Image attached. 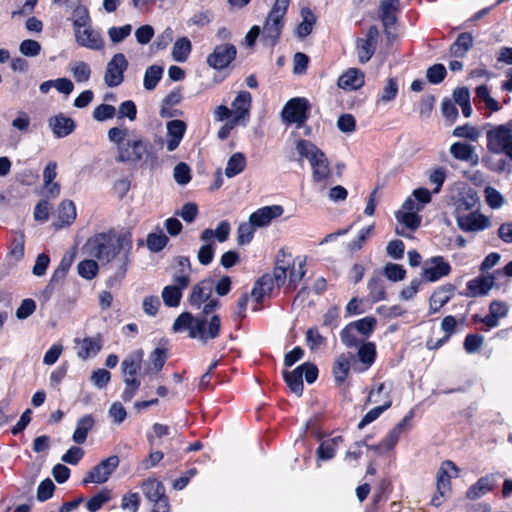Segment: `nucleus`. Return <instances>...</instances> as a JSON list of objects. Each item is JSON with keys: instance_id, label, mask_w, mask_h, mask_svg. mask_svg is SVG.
I'll use <instances>...</instances> for the list:
<instances>
[{"instance_id": "79ce46f5", "label": "nucleus", "mask_w": 512, "mask_h": 512, "mask_svg": "<svg viewBox=\"0 0 512 512\" xmlns=\"http://www.w3.org/2000/svg\"><path fill=\"white\" fill-rule=\"evenodd\" d=\"M284 380L289 387L290 391L296 396L300 397L303 392V379L300 369L296 367L293 371H283Z\"/></svg>"}, {"instance_id": "dca6fc26", "label": "nucleus", "mask_w": 512, "mask_h": 512, "mask_svg": "<svg viewBox=\"0 0 512 512\" xmlns=\"http://www.w3.org/2000/svg\"><path fill=\"white\" fill-rule=\"evenodd\" d=\"M48 127L56 138H65L74 132L76 123L72 118L59 113L48 119Z\"/></svg>"}, {"instance_id": "9d476101", "label": "nucleus", "mask_w": 512, "mask_h": 512, "mask_svg": "<svg viewBox=\"0 0 512 512\" xmlns=\"http://www.w3.org/2000/svg\"><path fill=\"white\" fill-rule=\"evenodd\" d=\"M119 462V458L116 455L110 456L107 459L101 461L87 473L82 481L83 484L105 483L111 474L117 469Z\"/></svg>"}, {"instance_id": "4d7b16f0", "label": "nucleus", "mask_w": 512, "mask_h": 512, "mask_svg": "<svg viewBox=\"0 0 512 512\" xmlns=\"http://www.w3.org/2000/svg\"><path fill=\"white\" fill-rule=\"evenodd\" d=\"M215 254V246L214 242H204V244L200 247L197 253V259L202 265H209Z\"/></svg>"}, {"instance_id": "f3484780", "label": "nucleus", "mask_w": 512, "mask_h": 512, "mask_svg": "<svg viewBox=\"0 0 512 512\" xmlns=\"http://www.w3.org/2000/svg\"><path fill=\"white\" fill-rule=\"evenodd\" d=\"M284 209L280 205L262 207L249 216V220L257 228L268 226L272 220L280 217Z\"/></svg>"}, {"instance_id": "bf43d9fd", "label": "nucleus", "mask_w": 512, "mask_h": 512, "mask_svg": "<svg viewBox=\"0 0 512 512\" xmlns=\"http://www.w3.org/2000/svg\"><path fill=\"white\" fill-rule=\"evenodd\" d=\"M356 48L358 50L359 62L364 64L371 59L375 52L376 46L370 43H366L360 38L356 41Z\"/></svg>"}, {"instance_id": "603ef678", "label": "nucleus", "mask_w": 512, "mask_h": 512, "mask_svg": "<svg viewBox=\"0 0 512 512\" xmlns=\"http://www.w3.org/2000/svg\"><path fill=\"white\" fill-rule=\"evenodd\" d=\"M256 228L257 227L254 226L250 220H248V222L241 223L237 229V243L239 245H246L250 243L254 237Z\"/></svg>"}, {"instance_id": "72a5a7b5", "label": "nucleus", "mask_w": 512, "mask_h": 512, "mask_svg": "<svg viewBox=\"0 0 512 512\" xmlns=\"http://www.w3.org/2000/svg\"><path fill=\"white\" fill-rule=\"evenodd\" d=\"M273 287L270 274H264L255 282L251 290V297L256 303H260L266 295L272 292Z\"/></svg>"}, {"instance_id": "412c9836", "label": "nucleus", "mask_w": 512, "mask_h": 512, "mask_svg": "<svg viewBox=\"0 0 512 512\" xmlns=\"http://www.w3.org/2000/svg\"><path fill=\"white\" fill-rule=\"evenodd\" d=\"M213 290V281L211 279H204L195 284L189 296L190 305L199 309L203 303L209 300Z\"/></svg>"}, {"instance_id": "4be33fe9", "label": "nucleus", "mask_w": 512, "mask_h": 512, "mask_svg": "<svg viewBox=\"0 0 512 512\" xmlns=\"http://www.w3.org/2000/svg\"><path fill=\"white\" fill-rule=\"evenodd\" d=\"M495 273L487 276H480L475 279L470 280L467 283L468 296L470 297H478L485 296L489 293V291L493 288L495 284Z\"/></svg>"}, {"instance_id": "c756f323", "label": "nucleus", "mask_w": 512, "mask_h": 512, "mask_svg": "<svg viewBox=\"0 0 512 512\" xmlns=\"http://www.w3.org/2000/svg\"><path fill=\"white\" fill-rule=\"evenodd\" d=\"M494 483L495 477L492 474L481 477L467 490L466 497L470 500L478 499L492 490Z\"/></svg>"}, {"instance_id": "b1692460", "label": "nucleus", "mask_w": 512, "mask_h": 512, "mask_svg": "<svg viewBox=\"0 0 512 512\" xmlns=\"http://www.w3.org/2000/svg\"><path fill=\"white\" fill-rule=\"evenodd\" d=\"M337 85L344 90H357L364 85V74L358 68H349L338 78Z\"/></svg>"}, {"instance_id": "3c124183", "label": "nucleus", "mask_w": 512, "mask_h": 512, "mask_svg": "<svg viewBox=\"0 0 512 512\" xmlns=\"http://www.w3.org/2000/svg\"><path fill=\"white\" fill-rule=\"evenodd\" d=\"M358 358L360 362L370 367L376 358V346L372 342L363 343L358 349Z\"/></svg>"}, {"instance_id": "ea45409f", "label": "nucleus", "mask_w": 512, "mask_h": 512, "mask_svg": "<svg viewBox=\"0 0 512 512\" xmlns=\"http://www.w3.org/2000/svg\"><path fill=\"white\" fill-rule=\"evenodd\" d=\"M352 357V355L348 357L345 354H341L336 358L333 366V374L338 385H341L347 378L350 370V358Z\"/></svg>"}, {"instance_id": "cd10ccee", "label": "nucleus", "mask_w": 512, "mask_h": 512, "mask_svg": "<svg viewBox=\"0 0 512 512\" xmlns=\"http://www.w3.org/2000/svg\"><path fill=\"white\" fill-rule=\"evenodd\" d=\"M509 307L503 301H492L489 306V313L484 317L485 326L488 329L495 328L499 325V320L505 318L508 314Z\"/></svg>"}, {"instance_id": "13d9d810", "label": "nucleus", "mask_w": 512, "mask_h": 512, "mask_svg": "<svg viewBox=\"0 0 512 512\" xmlns=\"http://www.w3.org/2000/svg\"><path fill=\"white\" fill-rule=\"evenodd\" d=\"M116 111L118 119L127 118L129 121H134L137 117V107L132 100L122 102Z\"/></svg>"}, {"instance_id": "20e7f679", "label": "nucleus", "mask_w": 512, "mask_h": 512, "mask_svg": "<svg viewBox=\"0 0 512 512\" xmlns=\"http://www.w3.org/2000/svg\"><path fill=\"white\" fill-rule=\"evenodd\" d=\"M289 3L290 0H275L271 7L262 30L261 40L266 46L273 47L278 42L284 27Z\"/></svg>"}, {"instance_id": "a878e982", "label": "nucleus", "mask_w": 512, "mask_h": 512, "mask_svg": "<svg viewBox=\"0 0 512 512\" xmlns=\"http://www.w3.org/2000/svg\"><path fill=\"white\" fill-rule=\"evenodd\" d=\"M450 153L455 159L470 162L472 166L479 163V156L475 153L474 147L467 143H453L450 146Z\"/></svg>"}, {"instance_id": "ddd939ff", "label": "nucleus", "mask_w": 512, "mask_h": 512, "mask_svg": "<svg viewBox=\"0 0 512 512\" xmlns=\"http://www.w3.org/2000/svg\"><path fill=\"white\" fill-rule=\"evenodd\" d=\"M237 50L233 44L217 45L213 52L208 55L207 63L210 67L221 70L226 68L236 57Z\"/></svg>"}, {"instance_id": "864d4df0", "label": "nucleus", "mask_w": 512, "mask_h": 512, "mask_svg": "<svg viewBox=\"0 0 512 512\" xmlns=\"http://www.w3.org/2000/svg\"><path fill=\"white\" fill-rule=\"evenodd\" d=\"M59 218L63 224H71L76 218V208L71 200H63L59 205Z\"/></svg>"}, {"instance_id": "a19ab883", "label": "nucleus", "mask_w": 512, "mask_h": 512, "mask_svg": "<svg viewBox=\"0 0 512 512\" xmlns=\"http://www.w3.org/2000/svg\"><path fill=\"white\" fill-rule=\"evenodd\" d=\"M369 298L372 302H378L386 298L384 281L379 275L371 277L368 281Z\"/></svg>"}, {"instance_id": "e433bc0d", "label": "nucleus", "mask_w": 512, "mask_h": 512, "mask_svg": "<svg viewBox=\"0 0 512 512\" xmlns=\"http://www.w3.org/2000/svg\"><path fill=\"white\" fill-rule=\"evenodd\" d=\"M392 388H389L388 391L385 392V401L382 405L377 406L373 409H371L369 412L365 414V416L361 419V421L358 424L359 429H363L366 425L370 424L371 422L375 421L384 411L389 409L392 405V399L390 397V392Z\"/></svg>"}, {"instance_id": "423d86ee", "label": "nucleus", "mask_w": 512, "mask_h": 512, "mask_svg": "<svg viewBox=\"0 0 512 512\" xmlns=\"http://www.w3.org/2000/svg\"><path fill=\"white\" fill-rule=\"evenodd\" d=\"M487 149L495 155H504L512 162V134L506 126L497 125L487 131Z\"/></svg>"}, {"instance_id": "f03ea898", "label": "nucleus", "mask_w": 512, "mask_h": 512, "mask_svg": "<svg viewBox=\"0 0 512 512\" xmlns=\"http://www.w3.org/2000/svg\"><path fill=\"white\" fill-rule=\"evenodd\" d=\"M107 136L110 142L116 145V161L136 164L148 154L151 144L140 136L130 138V131L125 127H112Z\"/></svg>"}, {"instance_id": "0e129e2a", "label": "nucleus", "mask_w": 512, "mask_h": 512, "mask_svg": "<svg viewBox=\"0 0 512 512\" xmlns=\"http://www.w3.org/2000/svg\"><path fill=\"white\" fill-rule=\"evenodd\" d=\"M306 344L311 351H316L325 344V338L319 333L317 328H310L306 332Z\"/></svg>"}, {"instance_id": "9b49d317", "label": "nucleus", "mask_w": 512, "mask_h": 512, "mask_svg": "<svg viewBox=\"0 0 512 512\" xmlns=\"http://www.w3.org/2000/svg\"><path fill=\"white\" fill-rule=\"evenodd\" d=\"M450 273L451 265L442 256H434L424 262L421 280L436 282Z\"/></svg>"}, {"instance_id": "5701e85b", "label": "nucleus", "mask_w": 512, "mask_h": 512, "mask_svg": "<svg viewBox=\"0 0 512 512\" xmlns=\"http://www.w3.org/2000/svg\"><path fill=\"white\" fill-rule=\"evenodd\" d=\"M74 342L77 356L82 360L95 357L102 348L100 339L94 337H86L82 340L75 339Z\"/></svg>"}, {"instance_id": "338daca9", "label": "nucleus", "mask_w": 512, "mask_h": 512, "mask_svg": "<svg viewBox=\"0 0 512 512\" xmlns=\"http://www.w3.org/2000/svg\"><path fill=\"white\" fill-rule=\"evenodd\" d=\"M19 51L26 57H35L41 51V45L38 41L26 39L20 43Z\"/></svg>"}, {"instance_id": "2eb2a0df", "label": "nucleus", "mask_w": 512, "mask_h": 512, "mask_svg": "<svg viewBox=\"0 0 512 512\" xmlns=\"http://www.w3.org/2000/svg\"><path fill=\"white\" fill-rule=\"evenodd\" d=\"M251 102V94L248 91H240L231 104L232 108L230 110L233 116L231 119L242 126H246L250 116Z\"/></svg>"}, {"instance_id": "f257e3e1", "label": "nucleus", "mask_w": 512, "mask_h": 512, "mask_svg": "<svg viewBox=\"0 0 512 512\" xmlns=\"http://www.w3.org/2000/svg\"><path fill=\"white\" fill-rule=\"evenodd\" d=\"M132 248L130 233L103 232L89 238L83 250L102 264L113 262L115 278L123 279L131 262Z\"/></svg>"}, {"instance_id": "052dcab7", "label": "nucleus", "mask_w": 512, "mask_h": 512, "mask_svg": "<svg viewBox=\"0 0 512 512\" xmlns=\"http://www.w3.org/2000/svg\"><path fill=\"white\" fill-rule=\"evenodd\" d=\"M396 218L402 222L407 228L415 230L420 226L421 219L415 212H402L396 213Z\"/></svg>"}, {"instance_id": "49530a36", "label": "nucleus", "mask_w": 512, "mask_h": 512, "mask_svg": "<svg viewBox=\"0 0 512 512\" xmlns=\"http://www.w3.org/2000/svg\"><path fill=\"white\" fill-rule=\"evenodd\" d=\"M168 241L169 239L164 232L159 230L158 232L149 233L147 235L146 246L151 252L157 253L165 248Z\"/></svg>"}, {"instance_id": "09e8293b", "label": "nucleus", "mask_w": 512, "mask_h": 512, "mask_svg": "<svg viewBox=\"0 0 512 512\" xmlns=\"http://www.w3.org/2000/svg\"><path fill=\"white\" fill-rule=\"evenodd\" d=\"M71 73L78 83L87 82L91 76V68L84 61H76L71 64Z\"/></svg>"}, {"instance_id": "6e6d98bb", "label": "nucleus", "mask_w": 512, "mask_h": 512, "mask_svg": "<svg viewBox=\"0 0 512 512\" xmlns=\"http://www.w3.org/2000/svg\"><path fill=\"white\" fill-rule=\"evenodd\" d=\"M373 230H374L373 225H370L366 228L361 229L357 238L350 241L347 244L348 250H350L351 252L360 250L363 247V245L365 244V242L367 241V239L370 237V235L373 233Z\"/></svg>"}, {"instance_id": "0eeeda50", "label": "nucleus", "mask_w": 512, "mask_h": 512, "mask_svg": "<svg viewBox=\"0 0 512 512\" xmlns=\"http://www.w3.org/2000/svg\"><path fill=\"white\" fill-rule=\"evenodd\" d=\"M165 486L156 479H146L142 483V492L153 503L152 512H169L168 497L165 494Z\"/></svg>"}, {"instance_id": "de8ad7c7", "label": "nucleus", "mask_w": 512, "mask_h": 512, "mask_svg": "<svg viewBox=\"0 0 512 512\" xmlns=\"http://www.w3.org/2000/svg\"><path fill=\"white\" fill-rule=\"evenodd\" d=\"M77 271L82 278L91 280L97 276L99 265L94 259H85L77 265Z\"/></svg>"}, {"instance_id": "7c9ffc66", "label": "nucleus", "mask_w": 512, "mask_h": 512, "mask_svg": "<svg viewBox=\"0 0 512 512\" xmlns=\"http://www.w3.org/2000/svg\"><path fill=\"white\" fill-rule=\"evenodd\" d=\"M231 226L226 220L221 221L215 230L205 229L200 234V240L203 242H213V238H216L218 242L223 243L229 238Z\"/></svg>"}, {"instance_id": "bb28decb", "label": "nucleus", "mask_w": 512, "mask_h": 512, "mask_svg": "<svg viewBox=\"0 0 512 512\" xmlns=\"http://www.w3.org/2000/svg\"><path fill=\"white\" fill-rule=\"evenodd\" d=\"M455 287L452 284H446L439 287L430 296V313L434 314L447 304L452 297Z\"/></svg>"}, {"instance_id": "a18cd8bd", "label": "nucleus", "mask_w": 512, "mask_h": 512, "mask_svg": "<svg viewBox=\"0 0 512 512\" xmlns=\"http://www.w3.org/2000/svg\"><path fill=\"white\" fill-rule=\"evenodd\" d=\"M306 274L305 270V259H297V266L295 262L293 263L290 273H289V281L287 288L289 290H294L300 283V281L304 278Z\"/></svg>"}, {"instance_id": "680f3d73", "label": "nucleus", "mask_w": 512, "mask_h": 512, "mask_svg": "<svg viewBox=\"0 0 512 512\" xmlns=\"http://www.w3.org/2000/svg\"><path fill=\"white\" fill-rule=\"evenodd\" d=\"M355 331L354 327L349 323L340 332V340L347 348H354L359 345Z\"/></svg>"}, {"instance_id": "4c0bfd02", "label": "nucleus", "mask_w": 512, "mask_h": 512, "mask_svg": "<svg viewBox=\"0 0 512 512\" xmlns=\"http://www.w3.org/2000/svg\"><path fill=\"white\" fill-rule=\"evenodd\" d=\"M94 426V418L92 415H85L81 417L76 424V429L73 433L72 439L77 444H83L87 439V434Z\"/></svg>"}, {"instance_id": "5fc2aeb1", "label": "nucleus", "mask_w": 512, "mask_h": 512, "mask_svg": "<svg viewBox=\"0 0 512 512\" xmlns=\"http://www.w3.org/2000/svg\"><path fill=\"white\" fill-rule=\"evenodd\" d=\"M447 74L443 64H434L426 70V78L431 84L441 83Z\"/></svg>"}, {"instance_id": "6e6552de", "label": "nucleus", "mask_w": 512, "mask_h": 512, "mask_svg": "<svg viewBox=\"0 0 512 512\" xmlns=\"http://www.w3.org/2000/svg\"><path fill=\"white\" fill-rule=\"evenodd\" d=\"M310 105L306 98L290 99L282 110V118L287 123H295L297 127L304 125L309 117Z\"/></svg>"}, {"instance_id": "69168bd1", "label": "nucleus", "mask_w": 512, "mask_h": 512, "mask_svg": "<svg viewBox=\"0 0 512 512\" xmlns=\"http://www.w3.org/2000/svg\"><path fill=\"white\" fill-rule=\"evenodd\" d=\"M405 274L406 271L402 265L388 263L384 267V275L391 281H401L404 279Z\"/></svg>"}, {"instance_id": "f8f14e48", "label": "nucleus", "mask_w": 512, "mask_h": 512, "mask_svg": "<svg viewBox=\"0 0 512 512\" xmlns=\"http://www.w3.org/2000/svg\"><path fill=\"white\" fill-rule=\"evenodd\" d=\"M172 285L163 288L161 297L167 307H178L182 298V291L190 284V276L174 275Z\"/></svg>"}, {"instance_id": "4468645a", "label": "nucleus", "mask_w": 512, "mask_h": 512, "mask_svg": "<svg viewBox=\"0 0 512 512\" xmlns=\"http://www.w3.org/2000/svg\"><path fill=\"white\" fill-rule=\"evenodd\" d=\"M455 220L457 226L464 232H479L491 226L490 219L478 212L456 215Z\"/></svg>"}, {"instance_id": "c85d7f7f", "label": "nucleus", "mask_w": 512, "mask_h": 512, "mask_svg": "<svg viewBox=\"0 0 512 512\" xmlns=\"http://www.w3.org/2000/svg\"><path fill=\"white\" fill-rule=\"evenodd\" d=\"M474 39L471 33L463 32L459 34L450 46V55L456 58H463L467 52L473 47Z\"/></svg>"}, {"instance_id": "c03bdc74", "label": "nucleus", "mask_w": 512, "mask_h": 512, "mask_svg": "<svg viewBox=\"0 0 512 512\" xmlns=\"http://www.w3.org/2000/svg\"><path fill=\"white\" fill-rule=\"evenodd\" d=\"M192 49L190 40L187 37L178 39L172 48V57L177 62H184Z\"/></svg>"}, {"instance_id": "774afa93", "label": "nucleus", "mask_w": 512, "mask_h": 512, "mask_svg": "<svg viewBox=\"0 0 512 512\" xmlns=\"http://www.w3.org/2000/svg\"><path fill=\"white\" fill-rule=\"evenodd\" d=\"M116 114V108L109 104H100L93 111V118L97 121L112 119Z\"/></svg>"}, {"instance_id": "393cba45", "label": "nucleus", "mask_w": 512, "mask_h": 512, "mask_svg": "<svg viewBox=\"0 0 512 512\" xmlns=\"http://www.w3.org/2000/svg\"><path fill=\"white\" fill-rule=\"evenodd\" d=\"M168 141L166 148L169 152L174 151L180 144L186 131V124L182 120H171L166 124Z\"/></svg>"}, {"instance_id": "39448f33", "label": "nucleus", "mask_w": 512, "mask_h": 512, "mask_svg": "<svg viewBox=\"0 0 512 512\" xmlns=\"http://www.w3.org/2000/svg\"><path fill=\"white\" fill-rule=\"evenodd\" d=\"M295 148L299 155L298 161H302V159L309 161L315 182H322L330 176L331 171L325 154L312 142L302 139L298 140Z\"/></svg>"}, {"instance_id": "a211bd4d", "label": "nucleus", "mask_w": 512, "mask_h": 512, "mask_svg": "<svg viewBox=\"0 0 512 512\" xmlns=\"http://www.w3.org/2000/svg\"><path fill=\"white\" fill-rule=\"evenodd\" d=\"M144 352L142 349H137L130 353L121 363V372L123 381L138 380L136 375L141 369Z\"/></svg>"}, {"instance_id": "37998d69", "label": "nucleus", "mask_w": 512, "mask_h": 512, "mask_svg": "<svg viewBox=\"0 0 512 512\" xmlns=\"http://www.w3.org/2000/svg\"><path fill=\"white\" fill-rule=\"evenodd\" d=\"M163 68L158 65L149 66L144 74L143 86L146 90L151 91L156 88L162 78Z\"/></svg>"}, {"instance_id": "6ab92c4d", "label": "nucleus", "mask_w": 512, "mask_h": 512, "mask_svg": "<svg viewBox=\"0 0 512 512\" xmlns=\"http://www.w3.org/2000/svg\"><path fill=\"white\" fill-rule=\"evenodd\" d=\"M76 42L85 48L90 50L99 51L104 47V41L101 35L94 31L91 26L83 29H77L75 32Z\"/></svg>"}, {"instance_id": "58836bf2", "label": "nucleus", "mask_w": 512, "mask_h": 512, "mask_svg": "<svg viewBox=\"0 0 512 512\" xmlns=\"http://www.w3.org/2000/svg\"><path fill=\"white\" fill-rule=\"evenodd\" d=\"M301 17L302 22L297 26L296 34L298 38L303 39L312 32L313 25L316 22V17L308 7L301 9Z\"/></svg>"}, {"instance_id": "7ed1b4c3", "label": "nucleus", "mask_w": 512, "mask_h": 512, "mask_svg": "<svg viewBox=\"0 0 512 512\" xmlns=\"http://www.w3.org/2000/svg\"><path fill=\"white\" fill-rule=\"evenodd\" d=\"M172 329L174 332L188 330L190 338L198 339L205 344L208 340L220 335L221 319L218 315H212L209 320V331L204 333L203 322L198 319V316L194 317L189 312H183L175 319Z\"/></svg>"}, {"instance_id": "e2e57ef3", "label": "nucleus", "mask_w": 512, "mask_h": 512, "mask_svg": "<svg viewBox=\"0 0 512 512\" xmlns=\"http://www.w3.org/2000/svg\"><path fill=\"white\" fill-rule=\"evenodd\" d=\"M132 32V26L130 24H126L121 27H111L108 30V36L110 40L118 44L122 42L125 38H127Z\"/></svg>"}, {"instance_id": "c9c22d12", "label": "nucleus", "mask_w": 512, "mask_h": 512, "mask_svg": "<svg viewBox=\"0 0 512 512\" xmlns=\"http://www.w3.org/2000/svg\"><path fill=\"white\" fill-rule=\"evenodd\" d=\"M247 160L243 153L235 152L232 154L226 164L225 176L233 178L243 172L246 168Z\"/></svg>"}, {"instance_id": "f704fd0d", "label": "nucleus", "mask_w": 512, "mask_h": 512, "mask_svg": "<svg viewBox=\"0 0 512 512\" xmlns=\"http://www.w3.org/2000/svg\"><path fill=\"white\" fill-rule=\"evenodd\" d=\"M74 256L72 254L66 253L58 267L53 272L50 280H49V290L52 288H55L60 282H62L69 271L72 263H73Z\"/></svg>"}, {"instance_id": "2f4dec72", "label": "nucleus", "mask_w": 512, "mask_h": 512, "mask_svg": "<svg viewBox=\"0 0 512 512\" xmlns=\"http://www.w3.org/2000/svg\"><path fill=\"white\" fill-rule=\"evenodd\" d=\"M479 197L475 191H468L456 203L454 216L459 214H467L477 212Z\"/></svg>"}, {"instance_id": "8fccbe9b", "label": "nucleus", "mask_w": 512, "mask_h": 512, "mask_svg": "<svg viewBox=\"0 0 512 512\" xmlns=\"http://www.w3.org/2000/svg\"><path fill=\"white\" fill-rule=\"evenodd\" d=\"M354 329L361 335L368 337L377 325V319L373 316H367L357 321L351 322Z\"/></svg>"}, {"instance_id": "1a4fd4ad", "label": "nucleus", "mask_w": 512, "mask_h": 512, "mask_svg": "<svg viewBox=\"0 0 512 512\" xmlns=\"http://www.w3.org/2000/svg\"><path fill=\"white\" fill-rule=\"evenodd\" d=\"M128 61L123 53H116L106 65L104 82L110 88L120 86L124 81V72L128 68Z\"/></svg>"}, {"instance_id": "473e14b6", "label": "nucleus", "mask_w": 512, "mask_h": 512, "mask_svg": "<svg viewBox=\"0 0 512 512\" xmlns=\"http://www.w3.org/2000/svg\"><path fill=\"white\" fill-rule=\"evenodd\" d=\"M449 470H454L455 472L458 471L456 465L450 461L446 460L442 463L438 473H437V492L444 496V494L449 490L450 488V475Z\"/></svg>"}, {"instance_id": "aec40b11", "label": "nucleus", "mask_w": 512, "mask_h": 512, "mask_svg": "<svg viewBox=\"0 0 512 512\" xmlns=\"http://www.w3.org/2000/svg\"><path fill=\"white\" fill-rule=\"evenodd\" d=\"M399 9V0H383L380 3V19L387 38H391V28L396 24L395 12Z\"/></svg>"}]
</instances>
